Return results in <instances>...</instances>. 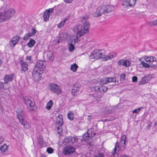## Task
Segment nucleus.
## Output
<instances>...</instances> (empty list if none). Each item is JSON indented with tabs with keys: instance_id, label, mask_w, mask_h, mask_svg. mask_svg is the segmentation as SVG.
Here are the masks:
<instances>
[{
	"instance_id": "obj_55",
	"label": "nucleus",
	"mask_w": 157,
	"mask_h": 157,
	"mask_svg": "<svg viewBox=\"0 0 157 157\" xmlns=\"http://www.w3.org/2000/svg\"><path fill=\"white\" fill-rule=\"evenodd\" d=\"M0 21H3V20L2 16V13L0 12Z\"/></svg>"
},
{
	"instance_id": "obj_15",
	"label": "nucleus",
	"mask_w": 157,
	"mask_h": 157,
	"mask_svg": "<svg viewBox=\"0 0 157 157\" xmlns=\"http://www.w3.org/2000/svg\"><path fill=\"white\" fill-rule=\"evenodd\" d=\"M136 0H133L132 4L130 3L131 0H122V5L124 7H132L136 4Z\"/></svg>"
},
{
	"instance_id": "obj_57",
	"label": "nucleus",
	"mask_w": 157,
	"mask_h": 157,
	"mask_svg": "<svg viewBox=\"0 0 157 157\" xmlns=\"http://www.w3.org/2000/svg\"><path fill=\"white\" fill-rule=\"evenodd\" d=\"M121 157H128L126 155H121Z\"/></svg>"
},
{
	"instance_id": "obj_5",
	"label": "nucleus",
	"mask_w": 157,
	"mask_h": 157,
	"mask_svg": "<svg viewBox=\"0 0 157 157\" xmlns=\"http://www.w3.org/2000/svg\"><path fill=\"white\" fill-rule=\"evenodd\" d=\"M125 141H120L119 143L117 141L116 144L113 151L112 152V155H114L116 153L117 148H118L120 145V149L124 151L125 148Z\"/></svg>"
},
{
	"instance_id": "obj_54",
	"label": "nucleus",
	"mask_w": 157,
	"mask_h": 157,
	"mask_svg": "<svg viewBox=\"0 0 157 157\" xmlns=\"http://www.w3.org/2000/svg\"><path fill=\"white\" fill-rule=\"evenodd\" d=\"M69 16H67L64 19V20L63 21V22L65 23V22L66 21L69 19Z\"/></svg>"
},
{
	"instance_id": "obj_28",
	"label": "nucleus",
	"mask_w": 157,
	"mask_h": 157,
	"mask_svg": "<svg viewBox=\"0 0 157 157\" xmlns=\"http://www.w3.org/2000/svg\"><path fill=\"white\" fill-rule=\"evenodd\" d=\"M48 57L50 61L51 62L54 59V57L52 53L51 52H48Z\"/></svg>"
},
{
	"instance_id": "obj_52",
	"label": "nucleus",
	"mask_w": 157,
	"mask_h": 157,
	"mask_svg": "<svg viewBox=\"0 0 157 157\" xmlns=\"http://www.w3.org/2000/svg\"><path fill=\"white\" fill-rule=\"evenodd\" d=\"M150 57H146L145 58V60L147 62H150Z\"/></svg>"
},
{
	"instance_id": "obj_4",
	"label": "nucleus",
	"mask_w": 157,
	"mask_h": 157,
	"mask_svg": "<svg viewBox=\"0 0 157 157\" xmlns=\"http://www.w3.org/2000/svg\"><path fill=\"white\" fill-rule=\"evenodd\" d=\"M15 13V10L13 9H10L2 13V15L3 21L10 19L13 16Z\"/></svg>"
},
{
	"instance_id": "obj_6",
	"label": "nucleus",
	"mask_w": 157,
	"mask_h": 157,
	"mask_svg": "<svg viewBox=\"0 0 157 157\" xmlns=\"http://www.w3.org/2000/svg\"><path fill=\"white\" fill-rule=\"evenodd\" d=\"M45 61L39 60L37 62L36 65L34 67L33 69L35 70H37L43 72L44 69L45 68Z\"/></svg>"
},
{
	"instance_id": "obj_26",
	"label": "nucleus",
	"mask_w": 157,
	"mask_h": 157,
	"mask_svg": "<svg viewBox=\"0 0 157 157\" xmlns=\"http://www.w3.org/2000/svg\"><path fill=\"white\" fill-rule=\"evenodd\" d=\"M78 68V66L76 63H74L71 65L70 69L74 72H75Z\"/></svg>"
},
{
	"instance_id": "obj_61",
	"label": "nucleus",
	"mask_w": 157,
	"mask_h": 157,
	"mask_svg": "<svg viewBox=\"0 0 157 157\" xmlns=\"http://www.w3.org/2000/svg\"><path fill=\"white\" fill-rule=\"evenodd\" d=\"M27 46L29 47V42L27 43Z\"/></svg>"
},
{
	"instance_id": "obj_2",
	"label": "nucleus",
	"mask_w": 157,
	"mask_h": 157,
	"mask_svg": "<svg viewBox=\"0 0 157 157\" xmlns=\"http://www.w3.org/2000/svg\"><path fill=\"white\" fill-rule=\"evenodd\" d=\"M114 7L112 5H104L98 7L96 11L93 13L95 17H98L103 13H109L114 10Z\"/></svg>"
},
{
	"instance_id": "obj_19",
	"label": "nucleus",
	"mask_w": 157,
	"mask_h": 157,
	"mask_svg": "<svg viewBox=\"0 0 157 157\" xmlns=\"http://www.w3.org/2000/svg\"><path fill=\"white\" fill-rule=\"evenodd\" d=\"M20 63L21 66V72H24L28 69V64L24 63L22 60L20 61Z\"/></svg>"
},
{
	"instance_id": "obj_60",
	"label": "nucleus",
	"mask_w": 157,
	"mask_h": 157,
	"mask_svg": "<svg viewBox=\"0 0 157 157\" xmlns=\"http://www.w3.org/2000/svg\"><path fill=\"white\" fill-rule=\"evenodd\" d=\"M39 142L40 144H41V143L42 144V142H43V140H40V141H39Z\"/></svg>"
},
{
	"instance_id": "obj_40",
	"label": "nucleus",
	"mask_w": 157,
	"mask_h": 157,
	"mask_svg": "<svg viewBox=\"0 0 157 157\" xmlns=\"http://www.w3.org/2000/svg\"><path fill=\"white\" fill-rule=\"evenodd\" d=\"M88 18L89 17L88 16H85L83 17L81 20V21L83 23L88 20Z\"/></svg>"
},
{
	"instance_id": "obj_11",
	"label": "nucleus",
	"mask_w": 157,
	"mask_h": 157,
	"mask_svg": "<svg viewBox=\"0 0 157 157\" xmlns=\"http://www.w3.org/2000/svg\"><path fill=\"white\" fill-rule=\"evenodd\" d=\"M42 72L37 70H35L33 69V71L32 72V77L33 80L36 82L40 81L41 78L40 75Z\"/></svg>"
},
{
	"instance_id": "obj_41",
	"label": "nucleus",
	"mask_w": 157,
	"mask_h": 157,
	"mask_svg": "<svg viewBox=\"0 0 157 157\" xmlns=\"http://www.w3.org/2000/svg\"><path fill=\"white\" fill-rule=\"evenodd\" d=\"M31 30L32 33H30V36H34L36 33V29L34 28L32 29Z\"/></svg>"
},
{
	"instance_id": "obj_37",
	"label": "nucleus",
	"mask_w": 157,
	"mask_h": 157,
	"mask_svg": "<svg viewBox=\"0 0 157 157\" xmlns=\"http://www.w3.org/2000/svg\"><path fill=\"white\" fill-rule=\"evenodd\" d=\"M65 25V23L62 21L57 25V27L59 28L63 27Z\"/></svg>"
},
{
	"instance_id": "obj_13",
	"label": "nucleus",
	"mask_w": 157,
	"mask_h": 157,
	"mask_svg": "<svg viewBox=\"0 0 157 157\" xmlns=\"http://www.w3.org/2000/svg\"><path fill=\"white\" fill-rule=\"evenodd\" d=\"M75 149L72 146L67 145L63 150V153L65 155H68L75 152Z\"/></svg>"
},
{
	"instance_id": "obj_21",
	"label": "nucleus",
	"mask_w": 157,
	"mask_h": 157,
	"mask_svg": "<svg viewBox=\"0 0 157 157\" xmlns=\"http://www.w3.org/2000/svg\"><path fill=\"white\" fill-rule=\"evenodd\" d=\"M114 53L113 52L109 53L107 56L105 55V57L103 59H104V61H106L113 59L114 57Z\"/></svg>"
},
{
	"instance_id": "obj_31",
	"label": "nucleus",
	"mask_w": 157,
	"mask_h": 157,
	"mask_svg": "<svg viewBox=\"0 0 157 157\" xmlns=\"http://www.w3.org/2000/svg\"><path fill=\"white\" fill-rule=\"evenodd\" d=\"M148 25L150 26H153L157 25V20L149 22L148 23Z\"/></svg>"
},
{
	"instance_id": "obj_30",
	"label": "nucleus",
	"mask_w": 157,
	"mask_h": 157,
	"mask_svg": "<svg viewBox=\"0 0 157 157\" xmlns=\"http://www.w3.org/2000/svg\"><path fill=\"white\" fill-rule=\"evenodd\" d=\"M140 61L144 67L145 68H149L150 67V65L149 63H145L144 61H142L141 59H140Z\"/></svg>"
},
{
	"instance_id": "obj_3",
	"label": "nucleus",
	"mask_w": 157,
	"mask_h": 157,
	"mask_svg": "<svg viewBox=\"0 0 157 157\" xmlns=\"http://www.w3.org/2000/svg\"><path fill=\"white\" fill-rule=\"evenodd\" d=\"M105 50L96 49L93 51L89 56L90 59H98L105 57Z\"/></svg>"
},
{
	"instance_id": "obj_44",
	"label": "nucleus",
	"mask_w": 157,
	"mask_h": 157,
	"mask_svg": "<svg viewBox=\"0 0 157 157\" xmlns=\"http://www.w3.org/2000/svg\"><path fill=\"white\" fill-rule=\"evenodd\" d=\"M69 50L70 51H72L74 49V46L72 44H69Z\"/></svg>"
},
{
	"instance_id": "obj_47",
	"label": "nucleus",
	"mask_w": 157,
	"mask_h": 157,
	"mask_svg": "<svg viewBox=\"0 0 157 157\" xmlns=\"http://www.w3.org/2000/svg\"><path fill=\"white\" fill-rule=\"evenodd\" d=\"M104 155L102 153H99L95 155V157H104Z\"/></svg>"
},
{
	"instance_id": "obj_56",
	"label": "nucleus",
	"mask_w": 157,
	"mask_h": 157,
	"mask_svg": "<svg viewBox=\"0 0 157 157\" xmlns=\"http://www.w3.org/2000/svg\"><path fill=\"white\" fill-rule=\"evenodd\" d=\"M4 140L2 136H0V144L1 142L3 141Z\"/></svg>"
},
{
	"instance_id": "obj_32",
	"label": "nucleus",
	"mask_w": 157,
	"mask_h": 157,
	"mask_svg": "<svg viewBox=\"0 0 157 157\" xmlns=\"http://www.w3.org/2000/svg\"><path fill=\"white\" fill-rule=\"evenodd\" d=\"M35 108L36 106H35V103L31 101L30 102V110L33 111L35 110Z\"/></svg>"
},
{
	"instance_id": "obj_62",
	"label": "nucleus",
	"mask_w": 157,
	"mask_h": 157,
	"mask_svg": "<svg viewBox=\"0 0 157 157\" xmlns=\"http://www.w3.org/2000/svg\"><path fill=\"white\" fill-rule=\"evenodd\" d=\"M92 5L91 4H90V5H89V8H90L91 7Z\"/></svg>"
},
{
	"instance_id": "obj_43",
	"label": "nucleus",
	"mask_w": 157,
	"mask_h": 157,
	"mask_svg": "<svg viewBox=\"0 0 157 157\" xmlns=\"http://www.w3.org/2000/svg\"><path fill=\"white\" fill-rule=\"evenodd\" d=\"M143 108L142 107H140L137 109H136L134 110H133L132 112L134 113H138L140 112L141 109Z\"/></svg>"
},
{
	"instance_id": "obj_17",
	"label": "nucleus",
	"mask_w": 157,
	"mask_h": 157,
	"mask_svg": "<svg viewBox=\"0 0 157 157\" xmlns=\"http://www.w3.org/2000/svg\"><path fill=\"white\" fill-rule=\"evenodd\" d=\"M20 39V37L18 36H15L12 38L10 42V45L12 47H14L18 43Z\"/></svg>"
},
{
	"instance_id": "obj_63",
	"label": "nucleus",
	"mask_w": 157,
	"mask_h": 157,
	"mask_svg": "<svg viewBox=\"0 0 157 157\" xmlns=\"http://www.w3.org/2000/svg\"><path fill=\"white\" fill-rule=\"evenodd\" d=\"M30 60H31L32 59H33V58L32 57V56H30Z\"/></svg>"
},
{
	"instance_id": "obj_29",
	"label": "nucleus",
	"mask_w": 157,
	"mask_h": 157,
	"mask_svg": "<svg viewBox=\"0 0 157 157\" xmlns=\"http://www.w3.org/2000/svg\"><path fill=\"white\" fill-rule=\"evenodd\" d=\"M53 104V101L52 100H50L47 104L46 108L48 110H50Z\"/></svg>"
},
{
	"instance_id": "obj_23",
	"label": "nucleus",
	"mask_w": 157,
	"mask_h": 157,
	"mask_svg": "<svg viewBox=\"0 0 157 157\" xmlns=\"http://www.w3.org/2000/svg\"><path fill=\"white\" fill-rule=\"evenodd\" d=\"M22 98L23 99L24 102L25 103L27 108H29V96H24L22 97Z\"/></svg>"
},
{
	"instance_id": "obj_9",
	"label": "nucleus",
	"mask_w": 157,
	"mask_h": 157,
	"mask_svg": "<svg viewBox=\"0 0 157 157\" xmlns=\"http://www.w3.org/2000/svg\"><path fill=\"white\" fill-rule=\"evenodd\" d=\"M49 86L50 90L54 93L57 94H60L61 93V88L59 86L54 83L50 84Z\"/></svg>"
},
{
	"instance_id": "obj_50",
	"label": "nucleus",
	"mask_w": 157,
	"mask_h": 157,
	"mask_svg": "<svg viewBox=\"0 0 157 157\" xmlns=\"http://www.w3.org/2000/svg\"><path fill=\"white\" fill-rule=\"evenodd\" d=\"M54 11V9L53 8H50L48 9L47 10H45V11H46L48 13H52Z\"/></svg>"
},
{
	"instance_id": "obj_20",
	"label": "nucleus",
	"mask_w": 157,
	"mask_h": 157,
	"mask_svg": "<svg viewBox=\"0 0 157 157\" xmlns=\"http://www.w3.org/2000/svg\"><path fill=\"white\" fill-rule=\"evenodd\" d=\"M56 124L59 126H62L63 124V120L62 116H59L57 117L56 119Z\"/></svg>"
},
{
	"instance_id": "obj_58",
	"label": "nucleus",
	"mask_w": 157,
	"mask_h": 157,
	"mask_svg": "<svg viewBox=\"0 0 157 157\" xmlns=\"http://www.w3.org/2000/svg\"><path fill=\"white\" fill-rule=\"evenodd\" d=\"M26 59L27 60H29V56H27L26 57Z\"/></svg>"
},
{
	"instance_id": "obj_14",
	"label": "nucleus",
	"mask_w": 157,
	"mask_h": 157,
	"mask_svg": "<svg viewBox=\"0 0 157 157\" xmlns=\"http://www.w3.org/2000/svg\"><path fill=\"white\" fill-rule=\"evenodd\" d=\"M78 140V139L76 137H72L69 136L65 138L64 140V142L67 144H74L77 142Z\"/></svg>"
},
{
	"instance_id": "obj_10",
	"label": "nucleus",
	"mask_w": 157,
	"mask_h": 157,
	"mask_svg": "<svg viewBox=\"0 0 157 157\" xmlns=\"http://www.w3.org/2000/svg\"><path fill=\"white\" fill-rule=\"evenodd\" d=\"M17 118L18 119L20 122L21 124H24L23 123L24 121L23 119V115L24 114L23 109L19 108L17 109L16 110Z\"/></svg>"
},
{
	"instance_id": "obj_22",
	"label": "nucleus",
	"mask_w": 157,
	"mask_h": 157,
	"mask_svg": "<svg viewBox=\"0 0 157 157\" xmlns=\"http://www.w3.org/2000/svg\"><path fill=\"white\" fill-rule=\"evenodd\" d=\"M8 146L6 144H5L0 147V151L1 152L4 153L8 151Z\"/></svg>"
},
{
	"instance_id": "obj_16",
	"label": "nucleus",
	"mask_w": 157,
	"mask_h": 157,
	"mask_svg": "<svg viewBox=\"0 0 157 157\" xmlns=\"http://www.w3.org/2000/svg\"><path fill=\"white\" fill-rule=\"evenodd\" d=\"M81 86L80 84L78 83H75L72 90L71 92L74 95H76V93H78L81 91Z\"/></svg>"
},
{
	"instance_id": "obj_24",
	"label": "nucleus",
	"mask_w": 157,
	"mask_h": 157,
	"mask_svg": "<svg viewBox=\"0 0 157 157\" xmlns=\"http://www.w3.org/2000/svg\"><path fill=\"white\" fill-rule=\"evenodd\" d=\"M148 81V80L147 78V77L144 76L142 78L141 80L139 82V84L140 85L145 84L147 83Z\"/></svg>"
},
{
	"instance_id": "obj_51",
	"label": "nucleus",
	"mask_w": 157,
	"mask_h": 157,
	"mask_svg": "<svg viewBox=\"0 0 157 157\" xmlns=\"http://www.w3.org/2000/svg\"><path fill=\"white\" fill-rule=\"evenodd\" d=\"M150 67H151L152 68H155L157 66V65L156 64V63H154V64H150Z\"/></svg>"
},
{
	"instance_id": "obj_45",
	"label": "nucleus",
	"mask_w": 157,
	"mask_h": 157,
	"mask_svg": "<svg viewBox=\"0 0 157 157\" xmlns=\"http://www.w3.org/2000/svg\"><path fill=\"white\" fill-rule=\"evenodd\" d=\"M150 63L156 62V59L155 57L152 56H150Z\"/></svg>"
},
{
	"instance_id": "obj_8",
	"label": "nucleus",
	"mask_w": 157,
	"mask_h": 157,
	"mask_svg": "<svg viewBox=\"0 0 157 157\" xmlns=\"http://www.w3.org/2000/svg\"><path fill=\"white\" fill-rule=\"evenodd\" d=\"M118 82V80L117 81L115 77H105L101 79L100 81L101 84L102 85L106 84L110 82H115L116 83Z\"/></svg>"
},
{
	"instance_id": "obj_59",
	"label": "nucleus",
	"mask_w": 157,
	"mask_h": 157,
	"mask_svg": "<svg viewBox=\"0 0 157 157\" xmlns=\"http://www.w3.org/2000/svg\"><path fill=\"white\" fill-rule=\"evenodd\" d=\"M2 61L1 59H0V67L2 65Z\"/></svg>"
},
{
	"instance_id": "obj_46",
	"label": "nucleus",
	"mask_w": 157,
	"mask_h": 157,
	"mask_svg": "<svg viewBox=\"0 0 157 157\" xmlns=\"http://www.w3.org/2000/svg\"><path fill=\"white\" fill-rule=\"evenodd\" d=\"M126 136L125 135H123L121 138L120 141H126Z\"/></svg>"
},
{
	"instance_id": "obj_34",
	"label": "nucleus",
	"mask_w": 157,
	"mask_h": 157,
	"mask_svg": "<svg viewBox=\"0 0 157 157\" xmlns=\"http://www.w3.org/2000/svg\"><path fill=\"white\" fill-rule=\"evenodd\" d=\"M125 76L126 75L124 73H123L121 74L120 80L121 82H123L124 81Z\"/></svg>"
},
{
	"instance_id": "obj_18",
	"label": "nucleus",
	"mask_w": 157,
	"mask_h": 157,
	"mask_svg": "<svg viewBox=\"0 0 157 157\" xmlns=\"http://www.w3.org/2000/svg\"><path fill=\"white\" fill-rule=\"evenodd\" d=\"M117 64L118 65H124L125 67H128L130 65V63L128 60L121 59L117 62Z\"/></svg>"
},
{
	"instance_id": "obj_39",
	"label": "nucleus",
	"mask_w": 157,
	"mask_h": 157,
	"mask_svg": "<svg viewBox=\"0 0 157 157\" xmlns=\"http://www.w3.org/2000/svg\"><path fill=\"white\" fill-rule=\"evenodd\" d=\"M47 152L49 154H51L53 153L54 149L51 147H48L46 150Z\"/></svg>"
},
{
	"instance_id": "obj_25",
	"label": "nucleus",
	"mask_w": 157,
	"mask_h": 157,
	"mask_svg": "<svg viewBox=\"0 0 157 157\" xmlns=\"http://www.w3.org/2000/svg\"><path fill=\"white\" fill-rule=\"evenodd\" d=\"M112 108L109 106H106L105 107V112L106 114L111 113H112Z\"/></svg>"
},
{
	"instance_id": "obj_1",
	"label": "nucleus",
	"mask_w": 157,
	"mask_h": 157,
	"mask_svg": "<svg viewBox=\"0 0 157 157\" xmlns=\"http://www.w3.org/2000/svg\"><path fill=\"white\" fill-rule=\"evenodd\" d=\"M90 23L88 22H86L83 26L82 25H77L73 28L74 32H77L76 33V38L74 36L72 40L74 41L75 43H77L79 41V37L84 35L85 33H88L89 29Z\"/></svg>"
},
{
	"instance_id": "obj_64",
	"label": "nucleus",
	"mask_w": 157,
	"mask_h": 157,
	"mask_svg": "<svg viewBox=\"0 0 157 157\" xmlns=\"http://www.w3.org/2000/svg\"><path fill=\"white\" fill-rule=\"evenodd\" d=\"M34 56H34L35 57H34V59H35L36 58V54Z\"/></svg>"
},
{
	"instance_id": "obj_7",
	"label": "nucleus",
	"mask_w": 157,
	"mask_h": 157,
	"mask_svg": "<svg viewBox=\"0 0 157 157\" xmlns=\"http://www.w3.org/2000/svg\"><path fill=\"white\" fill-rule=\"evenodd\" d=\"M96 134V133L93 128H90L87 131L86 133L83 135L82 138L84 140H88L93 137Z\"/></svg>"
},
{
	"instance_id": "obj_38",
	"label": "nucleus",
	"mask_w": 157,
	"mask_h": 157,
	"mask_svg": "<svg viewBox=\"0 0 157 157\" xmlns=\"http://www.w3.org/2000/svg\"><path fill=\"white\" fill-rule=\"evenodd\" d=\"M36 41L35 40L32 38H30V48L33 47Z\"/></svg>"
},
{
	"instance_id": "obj_27",
	"label": "nucleus",
	"mask_w": 157,
	"mask_h": 157,
	"mask_svg": "<svg viewBox=\"0 0 157 157\" xmlns=\"http://www.w3.org/2000/svg\"><path fill=\"white\" fill-rule=\"evenodd\" d=\"M49 17V13H48L45 11L44 12L43 15L44 20L45 21H46L48 19Z\"/></svg>"
},
{
	"instance_id": "obj_12",
	"label": "nucleus",
	"mask_w": 157,
	"mask_h": 157,
	"mask_svg": "<svg viewBox=\"0 0 157 157\" xmlns=\"http://www.w3.org/2000/svg\"><path fill=\"white\" fill-rule=\"evenodd\" d=\"M15 78V74L13 73L6 75L4 76L3 80L5 84L9 83L13 81Z\"/></svg>"
},
{
	"instance_id": "obj_36",
	"label": "nucleus",
	"mask_w": 157,
	"mask_h": 157,
	"mask_svg": "<svg viewBox=\"0 0 157 157\" xmlns=\"http://www.w3.org/2000/svg\"><path fill=\"white\" fill-rule=\"evenodd\" d=\"M5 83L4 82H3L0 81V89L3 90H5L7 89V88L5 86Z\"/></svg>"
},
{
	"instance_id": "obj_49",
	"label": "nucleus",
	"mask_w": 157,
	"mask_h": 157,
	"mask_svg": "<svg viewBox=\"0 0 157 157\" xmlns=\"http://www.w3.org/2000/svg\"><path fill=\"white\" fill-rule=\"evenodd\" d=\"M138 78L136 76H133L132 77V81L134 82H136L137 81Z\"/></svg>"
},
{
	"instance_id": "obj_53",
	"label": "nucleus",
	"mask_w": 157,
	"mask_h": 157,
	"mask_svg": "<svg viewBox=\"0 0 157 157\" xmlns=\"http://www.w3.org/2000/svg\"><path fill=\"white\" fill-rule=\"evenodd\" d=\"M94 90H98L100 91V87H99L98 86H95L94 87Z\"/></svg>"
},
{
	"instance_id": "obj_35",
	"label": "nucleus",
	"mask_w": 157,
	"mask_h": 157,
	"mask_svg": "<svg viewBox=\"0 0 157 157\" xmlns=\"http://www.w3.org/2000/svg\"><path fill=\"white\" fill-rule=\"evenodd\" d=\"M108 88V87L105 86H101L100 87V91L101 92H105L107 90Z\"/></svg>"
},
{
	"instance_id": "obj_33",
	"label": "nucleus",
	"mask_w": 157,
	"mask_h": 157,
	"mask_svg": "<svg viewBox=\"0 0 157 157\" xmlns=\"http://www.w3.org/2000/svg\"><path fill=\"white\" fill-rule=\"evenodd\" d=\"M67 116L70 120H72L73 119L74 114L72 113V112H70L68 113Z\"/></svg>"
},
{
	"instance_id": "obj_48",
	"label": "nucleus",
	"mask_w": 157,
	"mask_h": 157,
	"mask_svg": "<svg viewBox=\"0 0 157 157\" xmlns=\"http://www.w3.org/2000/svg\"><path fill=\"white\" fill-rule=\"evenodd\" d=\"M74 0H63V2L66 4L71 3Z\"/></svg>"
},
{
	"instance_id": "obj_42",
	"label": "nucleus",
	"mask_w": 157,
	"mask_h": 157,
	"mask_svg": "<svg viewBox=\"0 0 157 157\" xmlns=\"http://www.w3.org/2000/svg\"><path fill=\"white\" fill-rule=\"evenodd\" d=\"M29 39V33H27L23 37V40H28Z\"/></svg>"
}]
</instances>
